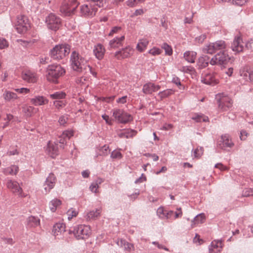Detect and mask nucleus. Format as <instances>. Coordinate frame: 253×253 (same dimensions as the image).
<instances>
[{
    "instance_id": "nucleus-1",
    "label": "nucleus",
    "mask_w": 253,
    "mask_h": 253,
    "mask_svg": "<svg viewBox=\"0 0 253 253\" xmlns=\"http://www.w3.org/2000/svg\"><path fill=\"white\" fill-rule=\"evenodd\" d=\"M70 62L72 68L77 72L84 74L90 72L93 75H96L92 72V68L87 64V61L75 50L71 53Z\"/></svg>"
},
{
    "instance_id": "nucleus-2",
    "label": "nucleus",
    "mask_w": 253,
    "mask_h": 253,
    "mask_svg": "<svg viewBox=\"0 0 253 253\" xmlns=\"http://www.w3.org/2000/svg\"><path fill=\"white\" fill-rule=\"evenodd\" d=\"M70 48V45L67 43L57 44L50 49V56L52 59L59 61L68 55Z\"/></svg>"
},
{
    "instance_id": "nucleus-3",
    "label": "nucleus",
    "mask_w": 253,
    "mask_h": 253,
    "mask_svg": "<svg viewBox=\"0 0 253 253\" xmlns=\"http://www.w3.org/2000/svg\"><path fill=\"white\" fill-rule=\"evenodd\" d=\"M47 80L52 83H57V79L65 73V69L59 64H51L48 66L46 70Z\"/></svg>"
},
{
    "instance_id": "nucleus-4",
    "label": "nucleus",
    "mask_w": 253,
    "mask_h": 253,
    "mask_svg": "<svg viewBox=\"0 0 253 253\" xmlns=\"http://www.w3.org/2000/svg\"><path fill=\"white\" fill-rule=\"evenodd\" d=\"M219 109L222 112L229 111L232 107L231 99L224 93H219L215 95Z\"/></svg>"
},
{
    "instance_id": "nucleus-5",
    "label": "nucleus",
    "mask_w": 253,
    "mask_h": 253,
    "mask_svg": "<svg viewBox=\"0 0 253 253\" xmlns=\"http://www.w3.org/2000/svg\"><path fill=\"white\" fill-rule=\"evenodd\" d=\"M70 232H72L78 240L87 239L91 234L90 227L84 224L75 226L73 230H70Z\"/></svg>"
},
{
    "instance_id": "nucleus-6",
    "label": "nucleus",
    "mask_w": 253,
    "mask_h": 253,
    "mask_svg": "<svg viewBox=\"0 0 253 253\" xmlns=\"http://www.w3.org/2000/svg\"><path fill=\"white\" fill-rule=\"evenodd\" d=\"M230 57L226 50L220 51L213 56L210 60L211 65H223L227 64L230 61Z\"/></svg>"
},
{
    "instance_id": "nucleus-7",
    "label": "nucleus",
    "mask_w": 253,
    "mask_h": 253,
    "mask_svg": "<svg viewBox=\"0 0 253 253\" xmlns=\"http://www.w3.org/2000/svg\"><path fill=\"white\" fill-rule=\"evenodd\" d=\"M77 0H64L60 7V11L65 15L73 13L78 6Z\"/></svg>"
},
{
    "instance_id": "nucleus-8",
    "label": "nucleus",
    "mask_w": 253,
    "mask_h": 253,
    "mask_svg": "<svg viewBox=\"0 0 253 253\" xmlns=\"http://www.w3.org/2000/svg\"><path fill=\"white\" fill-rule=\"evenodd\" d=\"M15 27L17 32L20 34H23L27 31L30 27L27 17L24 15L18 16Z\"/></svg>"
},
{
    "instance_id": "nucleus-9",
    "label": "nucleus",
    "mask_w": 253,
    "mask_h": 253,
    "mask_svg": "<svg viewBox=\"0 0 253 253\" xmlns=\"http://www.w3.org/2000/svg\"><path fill=\"white\" fill-rule=\"evenodd\" d=\"M45 23L49 29L57 31L61 25V19L53 13L49 14L45 19Z\"/></svg>"
},
{
    "instance_id": "nucleus-10",
    "label": "nucleus",
    "mask_w": 253,
    "mask_h": 253,
    "mask_svg": "<svg viewBox=\"0 0 253 253\" xmlns=\"http://www.w3.org/2000/svg\"><path fill=\"white\" fill-rule=\"evenodd\" d=\"M202 83L211 85H214L218 83V80L216 77V74L209 71L204 72L201 75Z\"/></svg>"
},
{
    "instance_id": "nucleus-11",
    "label": "nucleus",
    "mask_w": 253,
    "mask_h": 253,
    "mask_svg": "<svg viewBox=\"0 0 253 253\" xmlns=\"http://www.w3.org/2000/svg\"><path fill=\"white\" fill-rule=\"evenodd\" d=\"M98 8L91 3L84 4L80 7L81 14L85 17H92L95 15Z\"/></svg>"
},
{
    "instance_id": "nucleus-12",
    "label": "nucleus",
    "mask_w": 253,
    "mask_h": 253,
    "mask_svg": "<svg viewBox=\"0 0 253 253\" xmlns=\"http://www.w3.org/2000/svg\"><path fill=\"white\" fill-rule=\"evenodd\" d=\"M113 116L120 123L126 124L132 120L130 115L125 112L122 109H114L113 111Z\"/></svg>"
},
{
    "instance_id": "nucleus-13",
    "label": "nucleus",
    "mask_w": 253,
    "mask_h": 253,
    "mask_svg": "<svg viewBox=\"0 0 253 253\" xmlns=\"http://www.w3.org/2000/svg\"><path fill=\"white\" fill-rule=\"evenodd\" d=\"M134 49L128 45L121 50L116 51L115 53L114 56L118 60H122L125 58L130 57L133 54Z\"/></svg>"
},
{
    "instance_id": "nucleus-14",
    "label": "nucleus",
    "mask_w": 253,
    "mask_h": 253,
    "mask_svg": "<svg viewBox=\"0 0 253 253\" xmlns=\"http://www.w3.org/2000/svg\"><path fill=\"white\" fill-rule=\"evenodd\" d=\"M6 186L12 192L17 193L20 197H25V195L22 193V188L17 181L11 179H8Z\"/></svg>"
},
{
    "instance_id": "nucleus-15",
    "label": "nucleus",
    "mask_w": 253,
    "mask_h": 253,
    "mask_svg": "<svg viewBox=\"0 0 253 253\" xmlns=\"http://www.w3.org/2000/svg\"><path fill=\"white\" fill-rule=\"evenodd\" d=\"M56 181V178L53 173L49 174L43 184L44 190L46 193L49 192L53 188Z\"/></svg>"
},
{
    "instance_id": "nucleus-16",
    "label": "nucleus",
    "mask_w": 253,
    "mask_h": 253,
    "mask_svg": "<svg viewBox=\"0 0 253 253\" xmlns=\"http://www.w3.org/2000/svg\"><path fill=\"white\" fill-rule=\"evenodd\" d=\"M233 145L234 143L231 141L230 136L227 134L222 135L221 137L220 140H219L218 143V147L224 150L227 148H231Z\"/></svg>"
},
{
    "instance_id": "nucleus-17",
    "label": "nucleus",
    "mask_w": 253,
    "mask_h": 253,
    "mask_svg": "<svg viewBox=\"0 0 253 253\" xmlns=\"http://www.w3.org/2000/svg\"><path fill=\"white\" fill-rule=\"evenodd\" d=\"M231 48L233 51L237 53L243 51L244 43L241 37L237 36L235 38L231 44Z\"/></svg>"
},
{
    "instance_id": "nucleus-18",
    "label": "nucleus",
    "mask_w": 253,
    "mask_h": 253,
    "mask_svg": "<svg viewBox=\"0 0 253 253\" xmlns=\"http://www.w3.org/2000/svg\"><path fill=\"white\" fill-rule=\"evenodd\" d=\"M74 134V132L71 130H66L62 132L59 137V139L57 140L56 143L61 144L60 147L64 149V145L66 144V141L69 139Z\"/></svg>"
},
{
    "instance_id": "nucleus-19",
    "label": "nucleus",
    "mask_w": 253,
    "mask_h": 253,
    "mask_svg": "<svg viewBox=\"0 0 253 253\" xmlns=\"http://www.w3.org/2000/svg\"><path fill=\"white\" fill-rule=\"evenodd\" d=\"M160 88V85L149 82L143 85L142 92L145 94H151L153 92L158 91Z\"/></svg>"
},
{
    "instance_id": "nucleus-20",
    "label": "nucleus",
    "mask_w": 253,
    "mask_h": 253,
    "mask_svg": "<svg viewBox=\"0 0 253 253\" xmlns=\"http://www.w3.org/2000/svg\"><path fill=\"white\" fill-rule=\"evenodd\" d=\"M22 78L25 81L29 83H34L37 81V74L30 71H23L21 74Z\"/></svg>"
},
{
    "instance_id": "nucleus-21",
    "label": "nucleus",
    "mask_w": 253,
    "mask_h": 253,
    "mask_svg": "<svg viewBox=\"0 0 253 253\" xmlns=\"http://www.w3.org/2000/svg\"><path fill=\"white\" fill-rule=\"evenodd\" d=\"M105 51L104 46L100 43L94 45L93 50L94 55L98 60H101L103 58Z\"/></svg>"
},
{
    "instance_id": "nucleus-22",
    "label": "nucleus",
    "mask_w": 253,
    "mask_h": 253,
    "mask_svg": "<svg viewBox=\"0 0 253 253\" xmlns=\"http://www.w3.org/2000/svg\"><path fill=\"white\" fill-rule=\"evenodd\" d=\"M48 101V99L42 95H37L30 99V103L36 106L44 105Z\"/></svg>"
},
{
    "instance_id": "nucleus-23",
    "label": "nucleus",
    "mask_w": 253,
    "mask_h": 253,
    "mask_svg": "<svg viewBox=\"0 0 253 253\" xmlns=\"http://www.w3.org/2000/svg\"><path fill=\"white\" fill-rule=\"evenodd\" d=\"M222 243L221 240H214L209 247L210 253H219L222 248Z\"/></svg>"
},
{
    "instance_id": "nucleus-24",
    "label": "nucleus",
    "mask_w": 253,
    "mask_h": 253,
    "mask_svg": "<svg viewBox=\"0 0 253 253\" xmlns=\"http://www.w3.org/2000/svg\"><path fill=\"white\" fill-rule=\"evenodd\" d=\"M46 151L52 158H54L58 154V144L56 142L51 143L50 141L47 144Z\"/></svg>"
},
{
    "instance_id": "nucleus-25",
    "label": "nucleus",
    "mask_w": 253,
    "mask_h": 253,
    "mask_svg": "<svg viewBox=\"0 0 253 253\" xmlns=\"http://www.w3.org/2000/svg\"><path fill=\"white\" fill-rule=\"evenodd\" d=\"M2 97L5 102H12L18 98L16 93L8 90H5Z\"/></svg>"
},
{
    "instance_id": "nucleus-26",
    "label": "nucleus",
    "mask_w": 253,
    "mask_h": 253,
    "mask_svg": "<svg viewBox=\"0 0 253 253\" xmlns=\"http://www.w3.org/2000/svg\"><path fill=\"white\" fill-rule=\"evenodd\" d=\"M125 40V36L117 37L110 41L109 46L110 48H115L122 45V42Z\"/></svg>"
},
{
    "instance_id": "nucleus-27",
    "label": "nucleus",
    "mask_w": 253,
    "mask_h": 253,
    "mask_svg": "<svg viewBox=\"0 0 253 253\" xmlns=\"http://www.w3.org/2000/svg\"><path fill=\"white\" fill-rule=\"evenodd\" d=\"M210 57L207 55L200 56L197 63V67L199 69H202L207 67L209 64H210Z\"/></svg>"
},
{
    "instance_id": "nucleus-28",
    "label": "nucleus",
    "mask_w": 253,
    "mask_h": 253,
    "mask_svg": "<svg viewBox=\"0 0 253 253\" xmlns=\"http://www.w3.org/2000/svg\"><path fill=\"white\" fill-rule=\"evenodd\" d=\"M202 50L204 53L209 54H213L218 51L214 42H210L205 45Z\"/></svg>"
},
{
    "instance_id": "nucleus-29",
    "label": "nucleus",
    "mask_w": 253,
    "mask_h": 253,
    "mask_svg": "<svg viewBox=\"0 0 253 253\" xmlns=\"http://www.w3.org/2000/svg\"><path fill=\"white\" fill-rule=\"evenodd\" d=\"M65 225L63 223H56L53 227L52 232L54 236H56L64 233L66 231Z\"/></svg>"
},
{
    "instance_id": "nucleus-30",
    "label": "nucleus",
    "mask_w": 253,
    "mask_h": 253,
    "mask_svg": "<svg viewBox=\"0 0 253 253\" xmlns=\"http://www.w3.org/2000/svg\"><path fill=\"white\" fill-rule=\"evenodd\" d=\"M19 170V168L17 166L12 165L9 167L6 168H2L1 169V171L5 175H16Z\"/></svg>"
},
{
    "instance_id": "nucleus-31",
    "label": "nucleus",
    "mask_w": 253,
    "mask_h": 253,
    "mask_svg": "<svg viewBox=\"0 0 253 253\" xmlns=\"http://www.w3.org/2000/svg\"><path fill=\"white\" fill-rule=\"evenodd\" d=\"M197 56V53L193 51H186L184 52L183 57L188 62L193 63L195 62Z\"/></svg>"
},
{
    "instance_id": "nucleus-32",
    "label": "nucleus",
    "mask_w": 253,
    "mask_h": 253,
    "mask_svg": "<svg viewBox=\"0 0 253 253\" xmlns=\"http://www.w3.org/2000/svg\"><path fill=\"white\" fill-rule=\"evenodd\" d=\"M100 214V210L99 209H96L95 210H92L89 212H87L85 215H84V218L86 220H90L92 219H95L96 217L99 216Z\"/></svg>"
},
{
    "instance_id": "nucleus-33",
    "label": "nucleus",
    "mask_w": 253,
    "mask_h": 253,
    "mask_svg": "<svg viewBox=\"0 0 253 253\" xmlns=\"http://www.w3.org/2000/svg\"><path fill=\"white\" fill-rule=\"evenodd\" d=\"M191 119L197 123H201L202 122H209L208 117L201 113H196L193 114L191 117Z\"/></svg>"
},
{
    "instance_id": "nucleus-34",
    "label": "nucleus",
    "mask_w": 253,
    "mask_h": 253,
    "mask_svg": "<svg viewBox=\"0 0 253 253\" xmlns=\"http://www.w3.org/2000/svg\"><path fill=\"white\" fill-rule=\"evenodd\" d=\"M117 244L121 247H124L125 250L128 252L134 250L133 245L127 242L125 240L121 239L117 242Z\"/></svg>"
},
{
    "instance_id": "nucleus-35",
    "label": "nucleus",
    "mask_w": 253,
    "mask_h": 253,
    "mask_svg": "<svg viewBox=\"0 0 253 253\" xmlns=\"http://www.w3.org/2000/svg\"><path fill=\"white\" fill-rule=\"evenodd\" d=\"M205 220V215L204 213H200L196 215L194 220L192 221L191 227L192 228L196 226V225L201 224L204 222Z\"/></svg>"
},
{
    "instance_id": "nucleus-36",
    "label": "nucleus",
    "mask_w": 253,
    "mask_h": 253,
    "mask_svg": "<svg viewBox=\"0 0 253 253\" xmlns=\"http://www.w3.org/2000/svg\"><path fill=\"white\" fill-rule=\"evenodd\" d=\"M149 43V41L146 39H142L139 40L138 41L137 46L136 49L140 52L143 51L147 47L148 44Z\"/></svg>"
},
{
    "instance_id": "nucleus-37",
    "label": "nucleus",
    "mask_w": 253,
    "mask_h": 253,
    "mask_svg": "<svg viewBox=\"0 0 253 253\" xmlns=\"http://www.w3.org/2000/svg\"><path fill=\"white\" fill-rule=\"evenodd\" d=\"M66 96V93L62 91H56L52 94H49L50 98L55 99L56 100H61V99L65 98Z\"/></svg>"
},
{
    "instance_id": "nucleus-38",
    "label": "nucleus",
    "mask_w": 253,
    "mask_h": 253,
    "mask_svg": "<svg viewBox=\"0 0 253 253\" xmlns=\"http://www.w3.org/2000/svg\"><path fill=\"white\" fill-rule=\"evenodd\" d=\"M61 204V201L55 198L51 200L49 203V207L50 211L54 212L56 211L57 207Z\"/></svg>"
},
{
    "instance_id": "nucleus-39",
    "label": "nucleus",
    "mask_w": 253,
    "mask_h": 253,
    "mask_svg": "<svg viewBox=\"0 0 253 253\" xmlns=\"http://www.w3.org/2000/svg\"><path fill=\"white\" fill-rule=\"evenodd\" d=\"M39 224L40 219L37 217L31 216L27 219V225L29 227H36Z\"/></svg>"
},
{
    "instance_id": "nucleus-40",
    "label": "nucleus",
    "mask_w": 253,
    "mask_h": 253,
    "mask_svg": "<svg viewBox=\"0 0 253 253\" xmlns=\"http://www.w3.org/2000/svg\"><path fill=\"white\" fill-rule=\"evenodd\" d=\"M174 92V90L172 89H167L162 91H160L158 93V96L160 97L161 99L162 100L164 98L168 97Z\"/></svg>"
},
{
    "instance_id": "nucleus-41",
    "label": "nucleus",
    "mask_w": 253,
    "mask_h": 253,
    "mask_svg": "<svg viewBox=\"0 0 253 253\" xmlns=\"http://www.w3.org/2000/svg\"><path fill=\"white\" fill-rule=\"evenodd\" d=\"M214 42L216 46V48L218 51H223L226 50L227 45L224 41L219 40Z\"/></svg>"
},
{
    "instance_id": "nucleus-42",
    "label": "nucleus",
    "mask_w": 253,
    "mask_h": 253,
    "mask_svg": "<svg viewBox=\"0 0 253 253\" xmlns=\"http://www.w3.org/2000/svg\"><path fill=\"white\" fill-rule=\"evenodd\" d=\"M204 149L202 147H198L192 151V156L195 158H200L203 154Z\"/></svg>"
},
{
    "instance_id": "nucleus-43",
    "label": "nucleus",
    "mask_w": 253,
    "mask_h": 253,
    "mask_svg": "<svg viewBox=\"0 0 253 253\" xmlns=\"http://www.w3.org/2000/svg\"><path fill=\"white\" fill-rule=\"evenodd\" d=\"M240 74L241 77H242L243 79H244L245 81H249L251 80V74L246 69L243 68L240 70Z\"/></svg>"
},
{
    "instance_id": "nucleus-44",
    "label": "nucleus",
    "mask_w": 253,
    "mask_h": 253,
    "mask_svg": "<svg viewBox=\"0 0 253 253\" xmlns=\"http://www.w3.org/2000/svg\"><path fill=\"white\" fill-rule=\"evenodd\" d=\"M109 152V147L107 145H104L99 149V155L100 156H106Z\"/></svg>"
},
{
    "instance_id": "nucleus-45",
    "label": "nucleus",
    "mask_w": 253,
    "mask_h": 253,
    "mask_svg": "<svg viewBox=\"0 0 253 253\" xmlns=\"http://www.w3.org/2000/svg\"><path fill=\"white\" fill-rule=\"evenodd\" d=\"M180 71L185 73L192 74L195 72V70L194 68L191 66H186L181 67L180 69Z\"/></svg>"
},
{
    "instance_id": "nucleus-46",
    "label": "nucleus",
    "mask_w": 253,
    "mask_h": 253,
    "mask_svg": "<svg viewBox=\"0 0 253 253\" xmlns=\"http://www.w3.org/2000/svg\"><path fill=\"white\" fill-rule=\"evenodd\" d=\"M54 106L57 109H61L66 105V101L65 100H55L53 101Z\"/></svg>"
},
{
    "instance_id": "nucleus-47",
    "label": "nucleus",
    "mask_w": 253,
    "mask_h": 253,
    "mask_svg": "<svg viewBox=\"0 0 253 253\" xmlns=\"http://www.w3.org/2000/svg\"><path fill=\"white\" fill-rule=\"evenodd\" d=\"M66 213L68 216V219L71 220L78 214V211L75 209L71 208L68 210Z\"/></svg>"
},
{
    "instance_id": "nucleus-48",
    "label": "nucleus",
    "mask_w": 253,
    "mask_h": 253,
    "mask_svg": "<svg viewBox=\"0 0 253 253\" xmlns=\"http://www.w3.org/2000/svg\"><path fill=\"white\" fill-rule=\"evenodd\" d=\"M167 211V210H165L163 207H160L157 210V214L161 219H165Z\"/></svg>"
},
{
    "instance_id": "nucleus-49",
    "label": "nucleus",
    "mask_w": 253,
    "mask_h": 253,
    "mask_svg": "<svg viewBox=\"0 0 253 253\" xmlns=\"http://www.w3.org/2000/svg\"><path fill=\"white\" fill-rule=\"evenodd\" d=\"M162 48L165 50V54L168 55H171L172 54V49L171 47L168 43L165 42L162 45Z\"/></svg>"
},
{
    "instance_id": "nucleus-50",
    "label": "nucleus",
    "mask_w": 253,
    "mask_h": 253,
    "mask_svg": "<svg viewBox=\"0 0 253 253\" xmlns=\"http://www.w3.org/2000/svg\"><path fill=\"white\" fill-rule=\"evenodd\" d=\"M110 157L113 159H121L123 155L119 151L115 150L112 152Z\"/></svg>"
},
{
    "instance_id": "nucleus-51",
    "label": "nucleus",
    "mask_w": 253,
    "mask_h": 253,
    "mask_svg": "<svg viewBox=\"0 0 253 253\" xmlns=\"http://www.w3.org/2000/svg\"><path fill=\"white\" fill-rule=\"evenodd\" d=\"M137 132L134 130H130L126 131L123 133L122 134L124 135V137L126 138H131L135 136Z\"/></svg>"
},
{
    "instance_id": "nucleus-52",
    "label": "nucleus",
    "mask_w": 253,
    "mask_h": 253,
    "mask_svg": "<svg viewBox=\"0 0 253 253\" xmlns=\"http://www.w3.org/2000/svg\"><path fill=\"white\" fill-rule=\"evenodd\" d=\"M244 197H249L253 196V188H247L244 189L242 193Z\"/></svg>"
},
{
    "instance_id": "nucleus-53",
    "label": "nucleus",
    "mask_w": 253,
    "mask_h": 253,
    "mask_svg": "<svg viewBox=\"0 0 253 253\" xmlns=\"http://www.w3.org/2000/svg\"><path fill=\"white\" fill-rule=\"evenodd\" d=\"M230 1H231V2L235 5H238V6H243L245 5L248 0H229Z\"/></svg>"
},
{
    "instance_id": "nucleus-54",
    "label": "nucleus",
    "mask_w": 253,
    "mask_h": 253,
    "mask_svg": "<svg viewBox=\"0 0 253 253\" xmlns=\"http://www.w3.org/2000/svg\"><path fill=\"white\" fill-rule=\"evenodd\" d=\"M207 38V35L206 34H203L197 37L195 39V41L196 42L198 43H202L205 39Z\"/></svg>"
},
{
    "instance_id": "nucleus-55",
    "label": "nucleus",
    "mask_w": 253,
    "mask_h": 253,
    "mask_svg": "<svg viewBox=\"0 0 253 253\" xmlns=\"http://www.w3.org/2000/svg\"><path fill=\"white\" fill-rule=\"evenodd\" d=\"M88 1H91L98 7H102L106 3V0H87Z\"/></svg>"
},
{
    "instance_id": "nucleus-56",
    "label": "nucleus",
    "mask_w": 253,
    "mask_h": 253,
    "mask_svg": "<svg viewBox=\"0 0 253 253\" xmlns=\"http://www.w3.org/2000/svg\"><path fill=\"white\" fill-rule=\"evenodd\" d=\"M149 53L154 56L157 55L161 54V50L158 47H154L153 48L149 50Z\"/></svg>"
},
{
    "instance_id": "nucleus-57",
    "label": "nucleus",
    "mask_w": 253,
    "mask_h": 253,
    "mask_svg": "<svg viewBox=\"0 0 253 253\" xmlns=\"http://www.w3.org/2000/svg\"><path fill=\"white\" fill-rule=\"evenodd\" d=\"M8 46L7 41L3 38H0V49H2Z\"/></svg>"
},
{
    "instance_id": "nucleus-58",
    "label": "nucleus",
    "mask_w": 253,
    "mask_h": 253,
    "mask_svg": "<svg viewBox=\"0 0 253 253\" xmlns=\"http://www.w3.org/2000/svg\"><path fill=\"white\" fill-rule=\"evenodd\" d=\"M14 90L18 93L21 94H27L30 92V89L26 87H21L20 88H15Z\"/></svg>"
},
{
    "instance_id": "nucleus-59",
    "label": "nucleus",
    "mask_w": 253,
    "mask_h": 253,
    "mask_svg": "<svg viewBox=\"0 0 253 253\" xmlns=\"http://www.w3.org/2000/svg\"><path fill=\"white\" fill-rule=\"evenodd\" d=\"M173 215H174V216H173L174 219H175L179 217H181L182 215V211L181 208H177V211L174 212Z\"/></svg>"
},
{
    "instance_id": "nucleus-60",
    "label": "nucleus",
    "mask_w": 253,
    "mask_h": 253,
    "mask_svg": "<svg viewBox=\"0 0 253 253\" xmlns=\"http://www.w3.org/2000/svg\"><path fill=\"white\" fill-rule=\"evenodd\" d=\"M166 218L165 219H172L173 218V214L174 211L171 210L167 211V212H166Z\"/></svg>"
},
{
    "instance_id": "nucleus-61",
    "label": "nucleus",
    "mask_w": 253,
    "mask_h": 253,
    "mask_svg": "<svg viewBox=\"0 0 253 253\" xmlns=\"http://www.w3.org/2000/svg\"><path fill=\"white\" fill-rule=\"evenodd\" d=\"M215 168L219 169L221 171H225L228 169V168L221 163H217L215 165Z\"/></svg>"
},
{
    "instance_id": "nucleus-62",
    "label": "nucleus",
    "mask_w": 253,
    "mask_h": 253,
    "mask_svg": "<svg viewBox=\"0 0 253 253\" xmlns=\"http://www.w3.org/2000/svg\"><path fill=\"white\" fill-rule=\"evenodd\" d=\"M99 188L98 185H96L93 182H92L89 186L90 190L95 193H96L97 192V189Z\"/></svg>"
},
{
    "instance_id": "nucleus-63",
    "label": "nucleus",
    "mask_w": 253,
    "mask_h": 253,
    "mask_svg": "<svg viewBox=\"0 0 253 253\" xmlns=\"http://www.w3.org/2000/svg\"><path fill=\"white\" fill-rule=\"evenodd\" d=\"M102 118H103V120H104L106 122V123L109 125H112V120L110 119L109 116L106 115V114H104V115H102Z\"/></svg>"
},
{
    "instance_id": "nucleus-64",
    "label": "nucleus",
    "mask_w": 253,
    "mask_h": 253,
    "mask_svg": "<svg viewBox=\"0 0 253 253\" xmlns=\"http://www.w3.org/2000/svg\"><path fill=\"white\" fill-rule=\"evenodd\" d=\"M171 82L178 86L181 85L180 79L176 76L172 78Z\"/></svg>"
}]
</instances>
